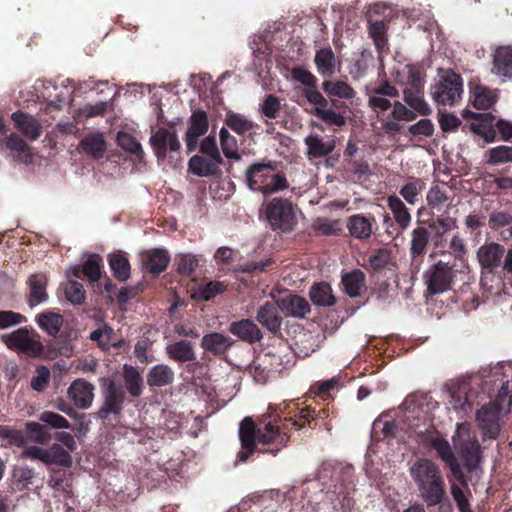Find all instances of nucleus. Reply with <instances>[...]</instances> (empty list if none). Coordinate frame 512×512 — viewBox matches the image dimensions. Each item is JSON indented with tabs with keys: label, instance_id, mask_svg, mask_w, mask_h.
<instances>
[{
	"label": "nucleus",
	"instance_id": "f257e3e1",
	"mask_svg": "<svg viewBox=\"0 0 512 512\" xmlns=\"http://www.w3.org/2000/svg\"><path fill=\"white\" fill-rule=\"evenodd\" d=\"M410 475L419 495L428 506H436L445 499V482L439 466L426 458L415 461L410 467Z\"/></svg>",
	"mask_w": 512,
	"mask_h": 512
},
{
	"label": "nucleus",
	"instance_id": "f03ea898",
	"mask_svg": "<svg viewBox=\"0 0 512 512\" xmlns=\"http://www.w3.org/2000/svg\"><path fill=\"white\" fill-rule=\"evenodd\" d=\"M512 406V384L502 383L495 400L483 406L476 415L478 426L485 438L495 439L500 432V419L506 416Z\"/></svg>",
	"mask_w": 512,
	"mask_h": 512
},
{
	"label": "nucleus",
	"instance_id": "7ed1b4c3",
	"mask_svg": "<svg viewBox=\"0 0 512 512\" xmlns=\"http://www.w3.org/2000/svg\"><path fill=\"white\" fill-rule=\"evenodd\" d=\"M395 80L404 86V101L416 115L427 116L431 108L422 96L423 82L419 70L412 65H404L394 72Z\"/></svg>",
	"mask_w": 512,
	"mask_h": 512
},
{
	"label": "nucleus",
	"instance_id": "20e7f679",
	"mask_svg": "<svg viewBox=\"0 0 512 512\" xmlns=\"http://www.w3.org/2000/svg\"><path fill=\"white\" fill-rule=\"evenodd\" d=\"M245 179L250 190L270 195L285 190L287 179L278 173L271 163H253L245 172Z\"/></svg>",
	"mask_w": 512,
	"mask_h": 512
},
{
	"label": "nucleus",
	"instance_id": "39448f33",
	"mask_svg": "<svg viewBox=\"0 0 512 512\" xmlns=\"http://www.w3.org/2000/svg\"><path fill=\"white\" fill-rule=\"evenodd\" d=\"M453 443L455 450L463 459L466 469L469 472L476 471L480 467L482 450L469 424H457Z\"/></svg>",
	"mask_w": 512,
	"mask_h": 512
},
{
	"label": "nucleus",
	"instance_id": "423d86ee",
	"mask_svg": "<svg viewBox=\"0 0 512 512\" xmlns=\"http://www.w3.org/2000/svg\"><path fill=\"white\" fill-rule=\"evenodd\" d=\"M463 81L454 71L440 70L438 80L431 89V96L435 103L443 106H453L462 97Z\"/></svg>",
	"mask_w": 512,
	"mask_h": 512
},
{
	"label": "nucleus",
	"instance_id": "0eeeda50",
	"mask_svg": "<svg viewBox=\"0 0 512 512\" xmlns=\"http://www.w3.org/2000/svg\"><path fill=\"white\" fill-rule=\"evenodd\" d=\"M265 213L274 230L288 232L293 230L296 225V211L288 199L273 198L266 204Z\"/></svg>",
	"mask_w": 512,
	"mask_h": 512
},
{
	"label": "nucleus",
	"instance_id": "6e6552de",
	"mask_svg": "<svg viewBox=\"0 0 512 512\" xmlns=\"http://www.w3.org/2000/svg\"><path fill=\"white\" fill-rule=\"evenodd\" d=\"M474 384L477 385V379H458L448 388L450 396L449 404L456 411L467 412L472 407V400L475 395Z\"/></svg>",
	"mask_w": 512,
	"mask_h": 512
},
{
	"label": "nucleus",
	"instance_id": "1a4fd4ad",
	"mask_svg": "<svg viewBox=\"0 0 512 512\" xmlns=\"http://www.w3.org/2000/svg\"><path fill=\"white\" fill-rule=\"evenodd\" d=\"M5 343L9 348L31 356L40 355L43 350L39 336L26 328H19L5 336Z\"/></svg>",
	"mask_w": 512,
	"mask_h": 512
},
{
	"label": "nucleus",
	"instance_id": "9d476101",
	"mask_svg": "<svg viewBox=\"0 0 512 512\" xmlns=\"http://www.w3.org/2000/svg\"><path fill=\"white\" fill-rule=\"evenodd\" d=\"M424 278L428 291L440 294L451 288L454 271L447 263L440 261L426 271Z\"/></svg>",
	"mask_w": 512,
	"mask_h": 512
},
{
	"label": "nucleus",
	"instance_id": "9b49d317",
	"mask_svg": "<svg viewBox=\"0 0 512 512\" xmlns=\"http://www.w3.org/2000/svg\"><path fill=\"white\" fill-rule=\"evenodd\" d=\"M149 142L158 160L164 159L168 152H178L181 149L178 135L172 128H159L152 134Z\"/></svg>",
	"mask_w": 512,
	"mask_h": 512
},
{
	"label": "nucleus",
	"instance_id": "f8f14e48",
	"mask_svg": "<svg viewBox=\"0 0 512 512\" xmlns=\"http://www.w3.org/2000/svg\"><path fill=\"white\" fill-rule=\"evenodd\" d=\"M187 124L188 128L184 139L188 152H193L198 147L199 138L204 136L209 128L206 112L201 109L194 110L191 113Z\"/></svg>",
	"mask_w": 512,
	"mask_h": 512
},
{
	"label": "nucleus",
	"instance_id": "ddd939ff",
	"mask_svg": "<svg viewBox=\"0 0 512 512\" xmlns=\"http://www.w3.org/2000/svg\"><path fill=\"white\" fill-rule=\"evenodd\" d=\"M491 73L502 79H512V45H498L491 54Z\"/></svg>",
	"mask_w": 512,
	"mask_h": 512
},
{
	"label": "nucleus",
	"instance_id": "4468645a",
	"mask_svg": "<svg viewBox=\"0 0 512 512\" xmlns=\"http://www.w3.org/2000/svg\"><path fill=\"white\" fill-rule=\"evenodd\" d=\"M95 386L85 379L74 380L67 389L68 398L78 409H89L94 401Z\"/></svg>",
	"mask_w": 512,
	"mask_h": 512
},
{
	"label": "nucleus",
	"instance_id": "2eb2a0df",
	"mask_svg": "<svg viewBox=\"0 0 512 512\" xmlns=\"http://www.w3.org/2000/svg\"><path fill=\"white\" fill-rule=\"evenodd\" d=\"M258 429L251 418L246 417L240 423L239 439L241 442L242 450L237 454V462L244 463L249 456L255 451L256 442L258 439Z\"/></svg>",
	"mask_w": 512,
	"mask_h": 512
},
{
	"label": "nucleus",
	"instance_id": "dca6fc26",
	"mask_svg": "<svg viewBox=\"0 0 512 512\" xmlns=\"http://www.w3.org/2000/svg\"><path fill=\"white\" fill-rule=\"evenodd\" d=\"M505 248L496 242L484 243L476 252L477 260L482 269L492 272L497 268L504 256Z\"/></svg>",
	"mask_w": 512,
	"mask_h": 512
},
{
	"label": "nucleus",
	"instance_id": "f3484780",
	"mask_svg": "<svg viewBox=\"0 0 512 512\" xmlns=\"http://www.w3.org/2000/svg\"><path fill=\"white\" fill-rule=\"evenodd\" d=\"M431 446L436 450L438 456L447 464L452 474L463 484L466 485L464 475L460 466L454 457L449 442L443 438L436 437L431 440Z\"/></svg>",
	"mask_w": 512,
	"mask_h": 512
},
{
	"label": "nucleus",
	"instance_id": "a211bd4d",
	"mask_svg": "<svg viewBox=\"0 0 512 512\" xmlns=\"http://www.w3.org/2000/svg\"><path fill=\"white\" fill-rule=\"evenodd\" d=\"M304 143L307 147V156L312 158H320L330 154L336 146L335 139L328 137L324 139L320 135L311 134L308 135Z\"/></svg>",
	"mask_w": 512,
	"mask_h": 512
},
{
	"label": "nucleus",
	"instance_id": "6ab92c4d",
	"mask_svg": "<svg viewBox=\"0 0 512 512\" xmlns=\"http://www.w3.org/2000/svg\"><path fill=\"white\" fill-rule=\"evenodd\" d=\"M390 114L393 119H382V127L387 133H394L400 130L401 126L397 121H412L417 116L413 110L408 109L399 101L394 102Z\"/></svg>",
	"mask_w": 512,
	"mask_h": 512
},
{
	"label": "nucleus",
	"instance_id": "aec40b11",
	"mask_svg": "<svg viewBox=\"0 0 512 512\" xmlns=\"http://www.w3.org/2000/svg\"><path fill=\"white\" fill-rule=\"evenodd\" d=\"M48 277L45 274H33L28 279L29 298L28 303L31 308L45 302L48 299L46 286Z\"/></svg>",
	"mask_w": 512,
	"mask_h": 512
},
{
	"label": "nucleus",
	"instance_id": "412c9836",
	"mask_svg": "<svg viewBox=\"0 0 512 512\" xmlns=\"http://www.w3.org/2000/svg\"><path fill=\"white\" fill-rule=\"evenodd\" d=\"M279 309L288 316L303 318L310 312L309 303L297 295H287L280 299Z\"/></svg>",
	"mask_w": 512,
	"mask_h": 512
},
{
	"label": "nucleus",
	"instance_id": "4be33fe9",
	"mask_svg": "<svg viewBox=\"0 0 512 512\" xmlns=\"http://www.w3.org/2000/svg\"><path fill=\"white\" fill-rule=\"evenodd\" d=\"M12 120L16 128L31 140H36L41 135V125L31 115L22 112H14Z\"/></svg>",
	"mask_w": 512,
	"mask_h": 512
},
{
	"label": "nucleus",
	"instance_id": "5701e85b",
	"mask_svg": "<svg viewBox=\"0 0 512 512\" xmlns=\"http://www.w3.org/2000/svg\"><path fill=\"white\" fill-rule=\"evenodd\" d=\"M79 150L94 159L101 158L106 150L103 135L99 132L89 133L81 140Z\"/></svg>",
	"mask_w": 512,
	"mask_h": 512
},
{
	"label": "nucleus",
	"instance_id": "b1692460",
	"mask_svg": "<svg viewBox=\"0 0 512 512\" xmlns=\"http://www.w3.org/2000/svg\"><path fill=\"white\" fill-rule=\"evenodd\" d=\"M462 115L463 117H474V121L470 124V128L473 132L481 135L487 142L493 140V123L492 118L488 114H475L473 112L464 110Z\"/></svg>",
	"mask_w": 512,
	"mask_h": 512
},
{
	"label": "nucleus",
	"instance_id": "393cba45",
	"mask_svg": "<svg viewBox=\"0 0 512 512\" xmlns=\"http://www.w3.org/2000/svg\"><path fill=\"white\" fill-rule=\"evenodd\" d=\"M169 255L165 249L155 248L143 254L142 262L152 273H160L166 269L169 263Z\"/></svg>",
	"mask_w": 512,
	"mask_h": 512
},
{
	"label": "nucleus",
	"instance_id": "a878e982",
	"mask_svg": "<svg viewBox=\"0 0 512 512\" xmlns=\"http://www.w3.org/2000/svg\"><path fill=\"white\" fill-rule=\"evenodd\" d=\"M230 332L241 340L253 343L262 338V334L255 323L251 320L233 322L229 328Z\"/></svg>",
	"mask_w": 512,
	"mask_h": 512
},
{
	"label": "nucleus",
	"instance_id": "bb28decb",
	"mask_svg": "<svg viewBox=\"0 0 512 512\" xmlns=\"http://www.w3.org/2000/svg\"><path fill=\"white\" fill-rule=\"evenodd\" d=\"M258 322L269 331L275 333L280 329L281 318L278 314V308L270 302L260 307L257 313Z\"/></svg>",
	"mask_w": 512,
	"mask_h": 512
},
{
	"label": "nucleus",
	"instance_id": "cd10ccee",
	"mask_svg": "<svg viewBox=\"0 0 512 512\" xmlns=\"http://www.w3.org/2000/svg\"><path fill=\"white\" fill-rule=\"evenodd\" d=\"M498 99V91L483 85H477L472 91L473 106L480 110L491 108Z\"/></svg>",
	"mask_w": 512,
	"mask_h": 512
},
{
	"label": "nucleus",
	"instance_id": "c85d7f7f",
	"mask_svg": "<svg viewBox=\"0 0 512 512\" xmlns=\"http://www.w3.org/2000/svg\"><path fill=\"white\" fill-rule=\"evenodd\" d=\"M105 403L102 412L108 413H119L122 408L124 401V393L122 389L117 388L114 382H110L104 391Z\"/></svg>",
	"mask_w": 512,
	"mask_h": 512
},
{
	"label": "nucleus",
	"instance_id": "c756f323",
	"mask_svg": "<svg viewBox=\"0 0 512 512\" xmlns=\"http://www.w3.org/2000/svg\"><path fill=\"white\" fill-rule=\"evenodd\" d=\"M226 127L231 129L236 134L243 136L254 129V123L243 114L229 111L224 118Z\"/></svg>",
	"mask_w": 512,
	"mask_h": 512
},
{
	"label": "nucleus",
	"instance_id": "7c9ffc66",
	"mask_svg": "<svg viewBox=\"0 0 512 512\" xmlns=\"http://www.w3.org/2000/svg\"><path fill=\"white\" fill-rule=\"evenodd\" d=\"M173 370L164 364L152 367L147 376V384L151 387H162L173 382Z\"/></svg>",
	"mask_w": 512,
	"mask_h": 512
},
{
	"label": "nucleus",
	"instance_id": "2f4dec72",
	"mask_svg": "<svg viewBox=\"0 0 512 512\" xmlns=\"http://www.w3.org/2000/svg\"><path fill=\"white\" fill-rule=\"evenodd\" d=\"M347 227L350 234L357 239H366L372 234V224L370 220L361 214L351 216L348 220Z\"/></svg>",
	"mask_w": 512,
	"mask_h": 512
},
{
	"label": "nucleus",
	"instance_id": "473e14b6",
	"mask_svg": "<svg viewBox=\"0 0 512 512\" xmlns=\"http://www.w3.org/2000/svg\"><path fill=\"white\" fill-rule=\"evenodd\" d=\"M365 275L360 270H353L342 277V284L345 292L350 297H356L364 290Z\"/></svg>",
	"mask_w": 512,
	"mask_h": 512
},
{
	"label": "nucleus",
	"instance_id": "72a5a7b5",
	"mask_svg": "<svg viewBox=\"0 0 512 512\" xmlns=\"http://www.w3.org/2000/svg\"><path fill=\"white\" fill-rule=\"evenodd\" d=\"M315 64L321 75H333L336 71V59L333 51L330 48H324L317 51L315 55Z\"/></svg>",
	"mask_w": 512,
	"mask_h": 512
},
{
	"label": "nucleus",
	"instance_id": "f704fd0d",
	"mask_svg": "<svg viewBox=\"0 0 512 512\" xmlns=\"http://www.w3.org/2000/svg\"><path fill=\"white\" fill-rule=\"evenodd\" d=\"M387 205L391 210L396 223L402 229H406L411 223V215L401 199L396 196H389L387 199Z\"/></svg>",
	"mask_w": 512,
	"mask_h": 512
},
{
	"label": "nucleus",
	"instance_id": "c9c22d12",
	"mask_svg": "<svg viewBox=\"0 0 512 512\" xmlns=\"http://www.w3.org/2000/svg\"><path fill=\"white\" fill-rule=\"evenodd\" d=\"M72 463V456L61 444L54 443L47 448V465L70 468Z\"/></svg>",
	"mask_w": 512,
	"mask_h": 512
},
{
	"label": "nucleus",
	"instance_id": "e433bc0d",
	"mask_svg": "<svg viewBox=\"0 0 512 512\" xmlns=\"http://www.w3.org/2000/svg\"><path fill=\"white\" fill-rule=\"evenodd\" d=\"M123 378L125 387L132 396L138 397L142 394L143 380L139 372L134 367L124 364Z\"/></svg>",
	"mask_w": 512,
	"mask_h": 512
},
{
	"label": "nucleus",
	"instance_id": "4c0bfd02",
	"mask_svg": "<svg viewBox=\"0 0 512 512\" xmlns=\"http://www.w3.org/2000/svg\"><path fill=\"white\" fill-rule=\"evenodd\" d=\"M36 322L42 330L54 336L59 332L63 318L58 313L46 311L37 315Z\"/></svg>",
	"mask_w": 512,
	"mask_h": 512
},
{
	"label": "nucleus",
	"instance_id": "58836bf2",
	"mask_svg": "<svg viewBox=\"0 0 512 512\" xmlns=\"http://www.w3.org/2000/svg\"><path fill=\"white\" fill-rule=\"evenodd\" d=\"M311 301L318 306H331L334 304V296L332 289L327 283L315 284L311 287L310 292Z\"/></svg>",
	"mask_w": 512,
	"mask_h": 512
},
{
	"label": "nucleus",
	"instance_id": "ea45409f",
	"mask_svg": "<svg viewBox=\"0 0 512 512\" xmlns=\"http://www.w3.org/2000/svg\"><path fill=\"white\" fill-rule=\"evenodd\" d=\"M201 344L207 351L222 353L229 348L231 341L229 337L215 332L203 336Z\"/></svg>",
	"mask_w": 512,
	"mask_h": 512
},
{
	"label": "nucleus",
	"instance_id": "a19ab883",
	"mask_svg": "<svg viewBox=\"0 0 512 512\" xmlns=\"http://www.w3.org/2000/svg\"><path fill=\"white\" fill-rule=\"evenodd\" d=\"M227 289V284L222 281H210L200 285L194 292L193 298L203 301H209L215 296L224 293Z\"/></svg>",
	"mask_w": 512,
	"mask_h": 512
},
{
	"label": "nucleus",
	"instance_id": "79ce46f5",
	"mask_svg": "<svg viewBox=\"0 0 512 512\" xmlns=\"http://www.w3.org/2000/svg\"><path fill=\"white\" fill-rule=\"evenodd\" d=\"M220 163H216L214 160H206L201 156H193L189 160V170L198 176L206 177L213 175Z\"/></svg>",
	"mask_w": 512,
	"mask_h": 512
},
{
	"label": "nucleus",
	"instance_id": "37998d69",
	"mask_svg": "<svg viewBox=\"0 0 512 512\" xmlns=\"http://www.w3.org/2000/svg\"><path fill=\"white\" fill-rule=\"evenodd\" d=\"M167 353L170 358L180 361L187 362L195 359V353L191 344L187 341H179L167 346Z\"/></svg>",
	"mask_w": 512,
	"mask_h": 512
},
{
	"label": "nucleus",
	"instance_id": "c03bdc74",
	"mask_svg": "<svg viewBox=\"0 0 512 512\" xmlns=\"http://www.w3.org/2000/svg\"><path fill=\"white\" fill-rule=\"evenodd\" d=\"M322 89L329 96L351 99L355 95L353 88L345 81H324Z\"/></svg>",
	"mask_w": 512,
	"mask_h": 512
},
{
	"label": "nucleus",
	"instance_id": "a18cd8bd",
	"mask_svg": "<svg viewBox=\"0 0 512 512\" xmlns=\"http://www.w3.org/2000/svg\"><path fill=\"white\" fill-rule=\"evenodd\" d=\"M221 149L226 158L239 160L238 143L236 138L231 135L226 127L219 131Z\"/></svg>",
	"mask_w": 512,
	"mask_h": 512
},
{
	"label": "nucleus",
	"instance_id": "49530a36",
	"mask_svg": "<svg viewBox=\"0 0 512 512\" xmlns=\"http://www.w3.org/2000/svg\"><path fill=\"white\" fill-rule=\"evenodd\" d=\"M429 241V232L424 227L415 228L412 231L410 251L413 256L422 255Z\"/></svg>",
	"mask_w": 512,
	"mask_h": 512
},
{
	"label": "nucleus",
	"instance_id": "de8ad7c7",
	"mask_svg": "<svg viewBox=\"0 0 512 512\" xmlns=\"http://www.w3.org/2000/svg\"><path fill=\"white\" fill-rule=\"evenodd\" d=\"M257 434V442L261 444H270L277 441L281 446H285L288 440V437L285 434H280L271 423L265 424L263 429H258Z\"/></svg>",
	"mask_w": 512,
	"mask_h": 512
},
{
	"label": "nucleus",
	"instance_id": "09e8293b",
	"mask_svg": "<svg viewBox=\"0 0 512 512\" xmlns=\"http://www.w3.org/2000/svg\"><path fill=\"white\" fill-rule=\"evenodd\" d=\"M117 143L125 151L136 155L138 158H143L144 151L141 144L131 134L120 131L117 134Z\"/></svg>",
	"mask_w": 512,
	"mask_h": 512
},
{
	"label": "nucleus",
	"instance_id": "8fccbe9b",
	"mask_svg": "<svg viewBox=\"0 0 512 512\" xmlns=\"http://www.w3.org/2000/svg\"><path fill=\"white\" fill-rule=\"evenodd\" d=\"M64 293L66 299L74 305L82 304L86 297L84 286L76 280H69L64 285Z\"/></svg>",
	"mask_w": 512,
	"mask_h": 512
},
{
	"label": "nucleus",
	"instance_id": "3c124183",
	"mask_svg": "<svg viewBox=\"0 0 512 512\" xmlns=\"http://www.w3.org/2000/svg\"><path fill=\"white\" fill-rule=\"evenodd\" d=\"M111 270L114 276L125 281L130 276V264L126 257L120 254L111 255L109 258Z\"/></svg>",
	"mask_w": 512,
	"mask_h": 512
},
{
	"label": "nucleus",
	"instance_id": "603ef678",
	"mask_svg": "<svg viewBox=\"0 0 512 512\" xmlns=\"http://www.w3.org/2000/svg\"><path fill=\"white\" fill-rule=\"evenodd\" d=\"M102 258L98 254H92L84 262L82 272L91 281L96 282L101 277Z\"/></svg>",
	"mask_w": 512,
	"mask_h": 512
},
{
	"label": "nucleus",
	"instance_id": "864d4df0",
	"mask_svg": "<svg viewBox=\"0 0 512 512\" xmlns=\"http://www.w3.org/2000/svg\"><path fill=\"white\" fill-rule=\"evenodd\" d=\"M39 420L53 429H69V421L62 415L52 412L44 411L39 415Z\"/></svg>",
	"mask_w": 512,
	"mask_h": 512
},
{
	"label": "nucleus",
	"instance_id": "5fc2aeb1",
	"mask_svg": "<svg viewBox=\"0 0 512 512\" xmlns=\"http://www.w3.org/2000/svg\"><path fill=\"white\" fill-rule=\"evenodd\" d=\"M7 147L18 153L25 162L31 159L30 149L27 144L18 135L11 134L6 141Z\"/></svg>",
	"mask_w": 512,
	"mask_h": 512
},
{
	"label": "nucleus",
	"instance_id": "6e6d98bb",
	"mask_svg": "<svg viewBox=\"0 0 512 512\" xmlns=\"http://www.w3.org/2000/svg\"><path fill=\"white\" fill-rule=\"evenodd\" d=\"M488 162L493 165L512 162V147L497 146L489 151Z\"/></svg>",
	"mask_w": 512,
	"mask_h": 512
},
{
	"label": "nucleus",
	"instance_id": "4d7b16f0",
	"mask_svg": "<svg viewBox=\"0 0 512 512\" xmlns=\"http://www.w3.org/2000/svg\"><path fill=\"white\" fill-rule=\"evenodd\" d=\"M424 189V183L421 180H415L405 184L401 190L400 195L411 205L417 202L418 195Z\"/></svg>",
	"mask_w": 512,
	"mask_h": 512
},
{
	"label": "nucleus",
	"instance_id": "13d9d810",
	"mask_svg": "<svg viewBox=\"0 0 512 512\" xmlns=\"http://www.w3.org/2000/svg\"><path fill=\"white\" fill-rule=\"evenodd\" d=\"M434 124L428 118H423L409 127V133L419 138L431 137L434 133Z\"/></svg>",
	"mask_w": 512,
	"mask_h": 512
},
{
	"label": "nucleus",
	"instance_id": "bf43d9fd",
	"mask_svg": "<svg viewBox=\"0 0 512 512\" xmlns=\"http://www.w3.org/2000/svg\"><path fill=\"white\" fill-rule=\"evenodd\" d=\"M200 151L209 156L216 163H221L222 158L216 143V139L213 136L205 137L200 144L198 143Z\"/></svg>",
	"mask_w": 512,
	"mask_h": 512
},
{
	"label": "nucleus",
	"instance_id": "052dcab7",
	"mask_svg": "<svg viewBox=\"0 0 512 512\" xmlns=\"http://www.w3.org/2000/svg\"><path fill=\"white\" fill-rule=\"evenodd\" d=\"M25 428L32 441L39 444H45L48 442V432L41 424L37 422H27L25 424Z\"/></svg>",
	"mask_w": 512,
	"mask_h": 512
},
{
	"label": "nucleus",
	"instance_id": "680f3d73",
	"mask_svg": "<svg viewBox=\"0 0 512 512\" xmlns=\"http://www.w3.org/2000/svg\"><path fill=\"white\" fill-rule=\"evenodd\" d=\"M438 122L444 132H454L462 123L461 119L453 113L442 111L438 112Z\"/></svg>",
	"mask_w": 512,
	"mask_h": 512
},
{
	"label": "nucleus",
	"instance_id": "e2e57ef3",
	"mask_svg": "<svg viewBox=\"0 0 512 512\" xmlns=\"http://www.w3.org/2000/svg\"><path fill=\"white\" fill-rule=\"evenodd\" d=\"M369 106L376 112L379 119H385V113L392 109L393 104L386 98L371 94L369 97Z\"/></svg>",
	"mask_w": 512,
	"mask_h": 512
},
{
	"label": "nucleus",
	"instance_id": "0e129e2a",
	"mask_svg": "<svg viewBox=\"0 0 512 512\" xmlns=\"http://www.w3.org/2000/svg\"><path fill=\"white\" fill-rule=\"evenodd\" d=\"M177 261V270L187 276L191 275L198 266V260L192 254H180Z\"/></svg>",
	"mask_w": 512,
	"mask_h": 512
},
{
	"label": "nucleus",
	"instance_id": "69168bd1",
	"mask_svg": "<svg viewBox=\"0 0 512 512\" xmlns=\"http://www.w3.org/2000/svg\"><path fill=\"white\" fill-rule=\"evenodd\" d=\"M448 200L446 190L440 186H432L427 194L428 205L432 208H441Z\"/></svg>",
	"mask_w": 512,
	"mask_h": 512
},
{
	"label": "nucleus",
	"instance_id": "338daca9",
	"mask_svg": "<svg viewBox=\"0 0 512 512\" xmlns=\"http://www.w3.org/2000/svg\"><path fill=\"white\" fill-rule=\"evenodd\" d=\"M50 380V371L46 366H39L31 380V387L38 392L44 391Z\"/></svg>",
	"mask_w": 512,
	"mask_h": 512
},
{
	"label": "nucleus",
	"instance_id": "774afa93",
	"mask_svg": "<svg viewBox=\"0 0 512 512\" xmlns=\"http://www.w3.org/2000/svg\"><path fill=\"white\" fill-rule=\"evenodd\" d=\"M291 76L295 81L304 85L305 88H310V87L316 86L317 80H316L315 76L306 69L299 68V67L293 68L291 70Z\"/></svg>",
	"mask_w": 512,
	"mask_h": 512
}]
</instances>
